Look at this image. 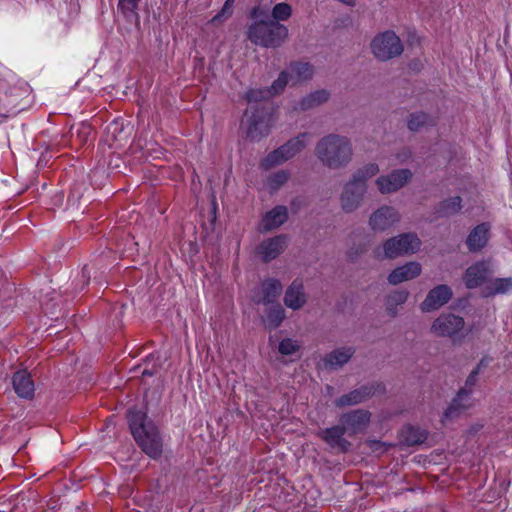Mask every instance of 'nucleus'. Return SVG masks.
Wrapping results in <instances>:
<instances>
[{
	"instance_id": "44",
	"label": "nucleus",
	"mask_w": 512,
	"mask_h": 512,
	"mask_svg": "<svg viewBox=\"0 0 512 512\" xmlns=\"http://www.w3.org/2000/svg\"><path fill=\"white\" fill-rule=\"evenodd\" d=\"M479 374V368H475L471 371L469 376L467 377L465 381V385L462 389H467L470 393H472L474 386L477 382V376Z\"/></svg>"
},
{
	"instance_id": "25",
	"label": "nucleus",
	"mask_w": 512,
	"mask_h": 512,
	"mask_svg": "<svg viewBox=\"0 0 512 512\" xmlns=\"http://www.w3.org/2000/svg\"><path fill=\"white\" fill-rule=\"evenodd\" d=\"M282 284L274 278L266 279L261 284L262 298L257 303L270 304L274 303L282 292Z\"/></svg>"
},
{
	"instance_id": "18",
	"label": "nucleus",
	"mask_w": 512,
	"mask_h": 512,
	"mask_svg": "<svg viewBox=\"0 0 512 512\" xmlns=\"http://www.w3.org/2000/svg\"><path fill=\"white\" fill-rule=\"evenodd\" d=\"M422 268L418 262H408L395 268L388 276V282L392 285L400 284L416 278L421 274Z\"/></svg>"
},
{
	"instance_id": "43",
	"label": "nucleus",
	"mask_w": 512,
	"mask_h": 512,
	"mask_svg": "<svg viewBox=\"0 0 512 512\" xmlns=\"http://www.w3.org/2000/svg\"><path fill=\"white\" fill-rule=\"evenodd\" d=\"M92 134V128L89 124L82 123L77 129V138L81 144H85L89 141Z\"/></svg>"
},
{
	"instance_id": "26",
	"label": "nucleus",
	"mask_w": 512,
	"mask_h": 512,
	"mask_svg": "<svg viewBox=\"0 0 512 512\" xmlns=\"http://www.w3.org/2000/svg\"><path fill=\"white\" fill-rule=\"evenodd\" d=\"M354 352L355 350L352 347L335 349L325 356V366L329 368L341 367L351 359Z\"/></svg>"
},
{
	"instance_id": "50",
	"label": "nucleus",
	"mask_w": 512,
	"mask_h": 512,
	"mask_svg": "<svg viewBox=\"0 0 512 512\" xmlns=\"http://www.w3.org/2000/svg\"><path fill=\"white\" fill-rule=\"evenodd\" d=\"M282 28H283V30L285 31V33H288L287 28H286V27H284L283 25H282V27H279V28H273V31H274L275 29L280 30V29H282Z\"/></svg>"
},
{
	"instance_id": "30",
	"label": "nucleus",
	"mask_w": 512,
	"mask_h": 512,
	"mask_svg": "<svg viewBox=\"0 0 512 512\" xmlns=\"http://www.w3.org/2000/svg\"><path fill=\"white\" fill-rule=\"evenodd\" d=\"M285 318V310L280 304L271 306L267 311L265 325L268 329H276L281 325Z\"/></svg>"
},
{
	"instance_id": "33",
	"label": "nucleus",
	"mask_w": 512,
	"mask_h": 512,
	"mask_svg": "<svg viewBox=\"0 0 512 512\" xmlns=\"http://www.w3.org/2000/svg\"><path fill=\"white\" fill-rule=\"evenodd\" d=\"M512 291V278H496L487 287L486 296L506 294Z\"/></svg>"
},
{
	"instance_id": "14",
	"label": "nucleus",
	"mask_w": 512,
	"mask_h": 512,
	"mask_svg": "<svg viewBox=\"0 0 512 512\" xmlns=\"http://www.w3.org/2000/svg\"><path fill=\"white\" fill-rule=\"evenodd\" d=\"M249 18L252 23L248 32H258V29H267V32H273V17H271L268 6L256 5L250 11Z\"/></svg>"
},
{
	"instance_id": "7",
	"label": "nucleus",
	"mask_w": 512,
	"mask_h": 512,
	"mask_svg": "<svg viewBox=\"0 0 512 512\" xmlns=\"http://www.w3.org/2000/svg\"><path fill=\"white\" fill-rule=\"evenodd\" d=\"M373 55L380 61H387L403 52V45L397 34H377L371 42Z\"/></svg>"
},
{
	"instance_id": "41",
	"label": "nucleus",
	"mask_w": 512,
	"mask_h": 512,
	"mask_svg": "<svg viewBox=\"0 0 512 512\" xmlns=\"http://www.w3.org/2000/svg\"><path fill=\"white\" fill-rule=\"evenodd\" d=\"M278 350L282 355H292L299 350V345L297 341L285 338L279 343Z\"/></svg>"
},
{
	"instance_id": "12",
	"label": "nucleus",
	"mask_w": 512,
	"mask_h": 512,
	"mask_svg": "<svg viewBox=\"0 0 512 512\" xmlns=\"http://www.w3.org/2000/svg\"><path fill=\"white\" fill-rule=\"evenodd\" d=\"M370 422V413L363 409L353 410L340 417V423L349 435L362 432Z\"/></svg>"
},
{
	"instance_id": "38",
	"label": "nucleus",
	"mask_w": 512,
	"mask_h": 512,
	"mask_svg": "<svg viewBox=\"0 0 512 512\" xmlns=\"http://www.w3.org/2000/svg\"><path fill=\"white\" fill-rule=\"evenodd\" d=\"M140 0H119L117 4L118 10L125 16H137V9Z\"/></svg>"
},
{
	"instance_id": "37",
	"label": "nucleus",
	"mask_w": 512,
	"mask_h": 512,
	"mask_svg": "<svg viewBox=\"0 0 512 512\" xmlns=\"http://www.w3.org/2000/svg\"><path fill=\"white\" fill-rule=\"evenodd\" d=\"M288 84H290L289 72L285 70L279 74L278 78L268 88L270 95L274 96L282 93Z\"/></svg>"
},
{
	"instance_id": "49",
	"label": "nucleus",
	"mask_w": 512,
	"mask_h": 512,
	"mask_svg": "<svg viewBox=\"0 0 512 512\" xmlns=\"http://www.w3.org/2000/svg\"><path fill=\"white\" fill-rule=\"evenodd\" d=\"M282 28H283V30L285 31V33H288L287 28H286V27H284L283 25H282V27H279V28H273V31H274L275 29L280 30V29H282Z\"/></svg>"
},
{
	"instance_id": "34",
	"label": "nucleus",
	"mask_w": 512,
	"mask_h": 512,
	"mask_svg": "<svg viewBox=\"0 0 512 512\" xmlns=\"http://www.w3.org/2000/svg\"><path fill=\"white\" fill-rule=\"evenodd\" d=\"M408 295L409 293L406 290H396L388 295L386 306L391 315L394 316L396 314V307L405 303Z\"/></svg>"
},
{
	"instance_id": "23",
	"label": "nucleus",
	"mask_w": 512,
	"mask_h": 512,
	"mask_svg": "<svg viewBox=\"0 0 512 512\" xmlns=\"http://www.w3.org/2000/svg\"><path fill=\"white\" fill-rule=\"evenodd\" d=\"M290 84L296 85L310 80L313 77V66L308 62H292L288 69Z\"/></svg>"
},
{
	"instance_id": "1",
	"label": "nucleus",
	"mask_w": 512,
	"mask_h": 512,
	"mask_svg": "<svg viewBox=\"0 0 512 512\" xmlns=\"http://www.w3.org/2000/svg\"><path fill=\"white\" fill-rule=\"evenodd\" d=\"M315 154L323 166L331 170L342 169L353 159L352 142L347 136L330 133L317 142Z\"/></svg>"
},
{
	"instance_id": "47",
	"label": "nucleus",
	"mask_w": 512,
	"mask_h": 512,
	"mask_svg": "<svg viewBox=\"0 0 512 512\" xmlns=\"http://www.w3.org/2000/svg\"><path fill=\"white\" fill-rule=\"evenodd\" d=\"M82 274H83V277L86 278V282H88L89 281V277L86 276V269L85 268L83 269Z\"/></svg>"
},
{
	"instance_id": "2",
	"label": "nucleus",
	"mask_w": 512,
	"mask_h": 512,
	"mask_svg": "<svg viewBox=\"0 0 512 512\" xmlns=\"http://www.w3.org/2000/svg\"><path fill=\"white\" fill-rule=\"evenodd\" d=\"M128 423L142 451L152 459H159L163 452V440L154 423L148 420L145 413L136 409L129 410Z\"/></svg>"
},
{
	"instance_id": "6",
	"label": "nucleus",
	"mask_w": 512,
	"mask_h": 512,
	"mask_svg": "<svg viewBox=\"0 0 512 512\" xmlns=\"http://www.w3.org/2000/svg\"><path fill=\"white\" fill-rule=\"evenodd\" d=\"M246 136L250 140H260L267 136L271 128V115L263 107L246 110Z\"/></svg>"
},
{
	"instance_id": "40",
	"label": "nucleus",
	"mask_w": 512,
	"mask_h": 512,
	"mask_svg": "<svg viewBox=\"0 0 512 512\" xmlns=\"http://www.w3.org/2000/svg\"><path fill=\"white\" fill-rule=\"evenodd\" d=\"M234 2L235 0H226L222 9L211 19V22L217 24L230 17L233 13Z\"/></svg>"
},
{
	"instance_id": "31",
	"label": "nucleus",
	"mask_w": 512,
	"mask_h": 512,
	"mask_svg": "<svg viewBox=\"0 0 512 512\" xmlns=\"http://www.w3.org/2000/svg\"><path fill=\"white\" fill-rule=\"evenodd\" d=\"M407 125L411 131L416 132L424 127L434 125V120L424 112H417L410 115Z\"/></svg>"
},
{
	"instance_id": "3",
	"label": "nucleus",
	"mask_w": 512,
	"mask_h": 512,
	"mask_svg": "<svg viewBox=\"0 0 512 512\" xmlns=\"http://www.w3.org/2000/svg\"><path fill=\"white\" fill-rule=\"evenodd\" d=\"M379 171V166L376 163H369L351 175L340 194L341 209L345 213H352L361 207L367 193V181Z\"/></svg>"
},
{
	"instance_id": "13",
	"label": "nucleus",
	"mask_w": 512,
	"mask_h": 512,
	"mask_svg": "<svg viewBox=\"0 0 512 512\" xmlns=\"http://www.w3.org/2000/svg\"><path fill=\"white\" fill-rule=\"evenodd\" d=\"M345 433L347 432L341 424L322 429L317 435L331 448L338 449L341 452H347L351 447V443L344 438Z\"/></svg>"
},
{
	"instance_id": "27",
	"label": "nucleus",
	"mask_w": 512,
	"mask_h": 512,
	"mask_svg": "<svg viewBox=\"0 0 512 512\" xmlns=\"http://www.w3.org/2000/svg\"><path fill=\"white\" fill-rule=\"evenodd\" d=\"M329 97L330 93L327 90H317L303 97L299 101L298 107L300 110L303 111L309 110L325 103L329 99Z\"/></svg>"
},
{
	"instance_id": "46",
	"label": "nucleus",
	"mask_w": 512,
	"mask_h": 512,
	"mask_svg": "<svg viewBox=\"0 0 512 512\" xmlns=\"http://www.w3.org/2000/svg\"><path fill=\"white\" fill-rule=\"evenodd\" d=\"M383 446H384V444L381 443L380 441H371L370 442V447L373 450H378L379 448H382Z\"/></svg>"
},
{
	"instance_id": "28",
	"label": "nucleus",
	"mask_w": 512,
	"mask_h": 512,
	"mask_svg": "<svg viewBox=\"0 0 512 512\" xmlns=\"http://www.w3.org/2000/svg\"><path fill=\"white\" fill-rule=\"evenodd\" d=\"M287 34H247L248 39L255 45L266 48H275L280 46Z\"/></svg>"
},
{
	"instance_id": "11",
	"label": "nucleus",
	"mask_w": 512,
	"mask_h": 512,
	"mask_svg": "<svg viewBox=\"0 0 512 512\" xmlns=\"http://www.w3.org/2000/svg\"><path fill=\"white\" fill-rule=\"evenodd\" d=\"M452 290L449 286L441 284L430 290L421 303L423 312H432L447 304L452 298Z\"/></svg>"
},
{
	"instance_id": "42",
	"label": "nucleus",
	"mask_w": 512,
	"mask_h": 512,
	"mask_svg": "<svg viewBox=\"0 0 512 512\" xmlns=\"http://www.w3.org/2000/svg\"><path fill=\"white\" fill-rule=\"evenodd\" d=\"M269 97H271V95H270L268 88L267 89H250L246 93V99L249 103L259 102V101H262Z\"/></svg>"
},
{
	"instance_id": "35",
	"label": "nucleus",
	"mask_w": 512,
	"mask_h": 512,
	"mask_svg": "<svg viewBox=\"0 0 512 512\" xmlns=\"http://www.w3.org/2000/svg\"><path fill=\"white\" fill-rule=\"evenodd\" d=\"M15 88L11 86L9 81L4 78H0V108H8L13 104L11 97Z\"/></svg>"
},
{
	"instance_id": "16",
	"label": "nucleus",
	"mask_w": 512,
	"mask_h": 512,
	"mask_svg": "<svg viewBox=\"0 0 512 512\" xmlns=\"http://www.w3.org/2000/svg\"><path fill=\"white\" fill-rule=\"evenodd\" d=\"M490 274L488 263L477 262L466 269L464 283L468 289H474L481 286Z\"/></svg>"
},
{
	"instance_id": "4",
	"label": "nucleus",
	"mask_w": 512,
	"mask_h": 512,
	"mask_svg": "<svg viewBox=\"0 0 512 512\" xmlns=\"http://www.w3.org/2000/svg\"><path fill=\"white\" fill-rule=\"evenodd\" d=\"M421 240L413 232L402 233L387 239L381 247L374 250L377 258L395 259L412 255L420 250Z\"/></svg>"
},
{
	"instance_id": "48",
	"label": "nucleus",
	"mask_w": 512,
	"mask_h": 512,
	"mask_svg": "<svg viewBox=\"0 0 512 512\" xmlns=\"http://www.w3.org/2000/svg\"><path fill=\"white\" fill-rule=\"evenodd\" d=\"M282 28H283V30L285 31V33H288L287 28H286V27H284L283 25H282V27H279V28H273V31H274L275 29L280 30V29H282Z\"/></svg>"
},
{
	"instance_id": "10",
	"label": "nucleus",
	"mask_w": 512,
	"mask_h": 512,
	"mask_svg": "<svg viewBox=\"0 0 512 512\" xmlns=\"http://www.w3.org/2000/svg\"><path fill=\"white\" fill-rule=\"evenodd\" d=\"M411 177L412 172L409 169H398L389 175L380 176L376 180V184L382 194H389L402 188Z\"/></svg>"
},
{
	"instance_id": "21",
	"label": "nucleus",
	"mask_w": 512,
	"mask_h": 512,
	"mask_svg": "<svg viewBox=\"0 0 512 512\" xmlns=\"http://www.w3.org/2000/svg\"><path fill=\"white\" fill-rule=\"evenodd\" d=\"M288 218L285 206H276L268 211L262 218L261 231L268 232L281 226Z\"/></svg>"
},
{
	"instance_id": "5",
	"label": "nucleus",
	"mask_w": 512,
	"mask_h": 512,
	"mask_svg": "<svg viewBox=\"0 0 512 512\" xmlns=\"http://www.w3.org/2000/svg\"><path fill=\"white\" fill-rule=\"evenodd\" d=\"M311 134L303 132L269 153L262 161L265 169L280 165L300 153L308 144Z\"/></svg>"
},
{
	"instance_id": "22",
	"label": "nucleus",
	"mask_w": 512,
	"mask_h": 512,
	"mask_svg": "<svg viewBox=\"0 0 512 512\" xmlns=\"http://www.w3.org/2000/svg\"><path fill=\"white\" fill-rule=\"evenodd\" d=\"M489 229L487 223H481L470 232L466 240L469 251L477 252L484 248L488 241Z\"/></svg>"
},
{
	"instance_id": "24",
	"label": "nucleus",
	"mask_w": 512,
	"mask_h": 512,
	"mask_svg": "<svg viewBox=\"0 0 512 512\" xmlns=\"http://www.w3.org/2000/svg\"><path fill=\"white\" fill-rule=\"evenodd\" d=\"M374 394L372 386H362L341 396L336 401V406L345 407L363 402L365 399Z\"/></svg>"
},
{
	"instance_id": "29",
	"label": "nucleus",
	"mask_w": 512,
	"mask_h": 512,
	"mask_svg": "<svg viewBox=\"0 0 512 512\" xmlns=\"http://www.w3.org/2000/svg\"><path fill=\"white\" fill-rule=\"evenodd\" d=\"M462 208V199L455 196L439 203L435 209L438 217H448L458 213Z\"/></svg>"
},
{
	"instance_id": "36",
	"label": "nucleus",
	"mask_w": 512,
	"mask_h": 512,
	"mask_svg": "<svg viewBox=\"0 0 512 512\" xmlns=\"http://www.w3.org/2000/svg\"><path fill=\"white\" fill-rule=\"evenodd\" d=\"M403 437L408 445H415L423 443L426 439V434L418 428L409 426L403 430Z\"/></svg>"
},
{
	"instance_id": "19",
	"label": "nucleus",
	"mask_w": 512,
	"mask_h": 512,
	"mask_svg": "<svg viewBox=\"0 0 512 512\" xmlns=\"http://www.w3.org/2000/svg\"><path fill=\"white\" fill-rule=\"evenodd\" d=\"M471 394L467 389H460L456 397L452 400L443 414L442 421L452 419L460 412L466 410L472 405Z\"/></svg>"
},
{
	"instance_id": "9",
	"label": "nucleus",
	"mask_w": 512,
	"mask_h": 512,
	"mask_svg": "<svg viewBox=\"0 0 512 512\" xmlns=\"http://www.w3.org/2000/svg\"><path fill=\"white\" fill-rule=\"evenodd\" d=\"M400 221L398 210L384 205L375 210L369 217V226L373 231L383 232Z\"/></svg>"
},
{
	"instance_id": "32",
	"label": "nucleus",
	"mask_w": 512,
	"mask_h": 512,
	"mask_svg": "<svg viewBox=\"0 0 512 512\" xmlns=\"http://www.w3.org/2000/svg\"><path fill=\"white\" fill-rule=\"evenodd\" d=\"M292 14V8L288 3L281 2L276 4L272 11L271 17H273V28L282 27L279 21L287 20Z\"/></svg>"
},
{
	"instance_id": "39",
	"label": "nucleus",
	"mask_w": 512,
	"mask_h": 512,
	"mask_svg": "<svg viewBox=\"0 0 512 512\" xmlns=\"http://www.w3.org/2000/svg\"><path fill=\"white\" fill-rule=\"evenodd\" d=\"M288 179L289 173L287 171L281 170L269 177L268 184L272 190H277L282 185H284L288 181Z\"/></svg>"
},
{
	"instance_id": "8",
	"label": "nucleus",
	"mask_w": 512,
	"mask_h": 512,
	"mask_svg": "<svg viewBox=\"0 0 512 512\" xmlns=\"http://www.w3.org/2000/svg\"><path fill=\"white\" fill-rule=\"evenodd\" d=\"M464 324L462 317L452 313H443L433 321L431 332L439 337H453L463 329Z\"/></svg>"
},
{
	"instance_id": "45",
	"label": "nucleus",
	"mask_w": 512,
	"mask_h": 512,
	"mask_svg": "<svg viewBox=\"0 0 512 512\" xmlns=\"http://www.w3.org/2000/svg\"><path fill=\"white\" fill-rule=\"evenodd\" d=\"M491 361H492V359H491L490 357L485 356V357H483V358L480 360V362H479V364L477 365V367H476V368H479V372H480V371H481V369H482L483 367H487V366L490 364V362H491Z\"/></svg>"
},
{
	"instance_id": "20",
	"label": "nucleus",
	"mask_w": 512,
	"mask_h": 512,
	"mask_svg": "<svg viewBox=\"0 0 512 512\" xmlns=\"http://www.w3.org/2000/svg\"><path fill=\"white\" fill-rule=\"evenodd\" d=\"M284 303L288 308L298 310L306 303V295L304 293L303 283L301 280H294L287 288Z\"/></svg>"
},
{
	"instance_id": "15",
	"label": "nucleus",
	"mask_w": 512,
	"mask_h": 512,
	"mask_svg": "<svg viewBox=\"0 0 512 512\" xmlns=\"http://www.w3.org/2000/svg\"><path fill=\"white\" fill-rule=\"evenodd\" d=\"M287 246V237L278 235L264 240L258 247V253L263 261L269 262L280 255Z\"/></svg>"
},
{
	"instance_id": "17",
	"label": "nucleus",
	"mask_w": 512,
	"mask_h": 512,
	"mask_svg": "<svg viewBox=\"0 0 512 512\" xmlns=\"http://www.w3.org/2000/svg\"><path fill=\"white\" fill-rule=\"evenodd\" d=\"M13 388L16 394L23 399H32L35 392L34 381L27 370L14 373L12 378Z\"/></svg>"
}]
</instances>
